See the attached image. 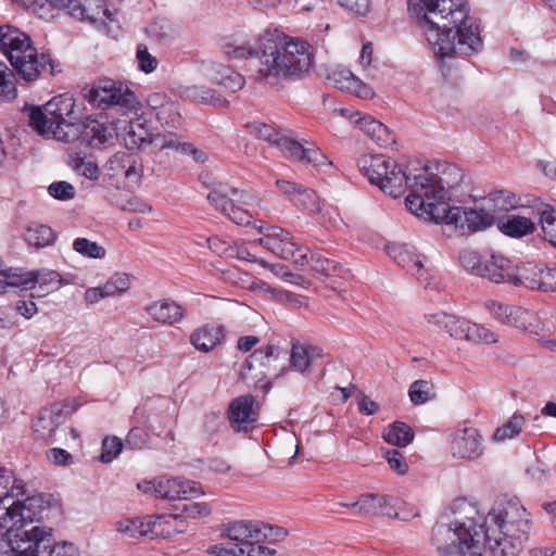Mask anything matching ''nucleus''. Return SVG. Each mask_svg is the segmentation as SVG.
Instances as JSON below:
<instances>
[{
	"label": "nucleus",
	"mask_w": 556,
	"mask_h": 556,
	"mask_svg": "<svg viewBox=\"0 0 556 556\" xmlns=\"http://www.w3.org/2000/svg\"><path fill=\"white\" fill-rule=\"evenodd\" d=\"M244 127L252 136L278 147L282 154L292 161L314 167L331 164L323 151L313 142L305 141V143H301L280 134L271 125L257 121L249 122Z\"/></svg>",
	"instance_id": "10"
},
{
	"label": "nucleus",
	"mask_w": 556,
	"mask_h": 556,
	"mask_svg": "<svg viewBox=\"0 0 556 556\" xmlns=\"http://www.w3.org/2000/svg\"><path fill=\"white\" fill-rule=\"evenodd\" d=\"M34 556H80L78 548L73 543H55L52 531L48 544L30 546Z\"/></svg>",
	"instance_id": "37"
},
{
	"label": "nucleus",
	"mask_w": 556,
	"mask_h": 556,
	"mask_svg": "<svg viewBox=\"0 0 556 556\" xmlns=\"http://www.w3.org/2000/svg\"><path fill=\"white\" fill-rule=\"evenodd\" d=\"M384 458L388 462L389 466L397 473L404 475L407 471L408 465L400 451L389 448L384 453Z\"/></svg>",
	"instance_id": "60"
},
{
	"label": "nucleus",
	"mask_w": 556,
	"mask_h": 556,
	"mask_svg": "<svg viewBox=\"0 0 556 556\" xmlns=\"http://www.w3.org/2000/svg\"><path fill=\"white\" fill-rule=\"evenodd\" d=\"M260 405L251 394L233 399L228 408V419L231 428L237 431H248L258 420Z\"/></svg>",
	"instance_id": "22"
},
{
	"label": "nucleus",
	"mask_w": 556,
	"mask_h": 556,
	"mask_svg": "<svg viewBox=\"0 0 556 556\" xmlns=\"http://www.w3.org/2000/svg\"><path fill=\"white\" fill-rule=\"evenodd\" d=\"M182 97L192 102L212 104L218 108L228 105V101L205 86H190L184 89Z\"/></svg>",
	"instance_id": "35"
},
{
	"label": "nucleus",
	"mask_w": 556,
	"mask_h": 556,
	"mask_svg": "<svg viewBox=\"0 0 556 556\" xmlns=\"http://www.w3.org/2000/svg\"><path fill=\"white\" fill-rule=\"evenodd\" d=\"M279 353V348L273 344L254 350L241 365L239 371L240 380L248 384H253L255 388L270 387V382H266L264 386L261 383L268 376L269 368L278 359Z\"/></svg>",
	"instance_id": "17"
},
{
	"label": "nucleus",
	"mask_w": 556,
	"mask_h": 556,
	"mask_svg": "<svg viewBox=\"0 0 556 556\" xmlns=\"http://www.w3.org/2000/svg\"><path fill=\"white\" fill-rule=\"evenodd\" d=\"M5 507V514L0 517V530L5 529L0 542L3 548H21L48 544L51 528L40 525L42 500L29 496L24 501H14Z\"/></svg>",
	"instance_id": "6"
},
{
	"label": "nucleus",
	"mask_w": 556,
	"mask_h": 556,
	"mask_svg": "<svg viewBox=\"0 0 556 556\" xmlns=\"http://www.w3.org/2000/svg\"><path fill=\"white\" fill-rule=\"evenodd\" d=\"M357 166L359 170L368 177L371 184L377 185L381 191L392 198H400L405 193L407 188H409L410 193L406 197L405 204L414 215L422 219L424 217L418 214L417 211L412 210L408 205L409 203L407 202L408 198L417 193L415 190L417 180L416 178L420 176H427L431 178L433 185H446L448 188H453L462 179L459 169L455 165L451 164H446L444 166L443 173L446 170L455 173L457 178H454L453 180H447L443 177L438 179L433 174L429 173L428 167H424L421 174L415 175L412 178L395 161L384 155H362L357 160Z\"/></svg>",
	"instance_id": "5"
},
{
	"label": "nucleus",
	"mask_w": 556,
	"mask_h": 556,
	"mask_svg": "<svg viewBox=\"0 0 556 556\" xmlns=\"http://www.w3.org/2000/svg\"><path fill=\"white\" fill-rule=\"evenodd\" d=\"M218 84L231 92H237L244 87L245 79L239 73L229 72V74L220 78Z\"/></svg>",
	"instance_id": "63"
},
{
	"label": "nucleus",
	"mask_w": 556,
	"mask_h": 556,
	"mask_svg": "<svg viewBox=\"0 0 556 556\" xmlns=\"http://www.w3.org/2000/svg\"><path fill=\"white\" fill-rule=\"evenodd\" d=\"M207 553L216 556H273L276 551L263 545L237 546L233 542L212 545Z\"/></svg>",
	"instance_id": "30"
},
{
	"label": "nucleus",
	"mask_w": 556,
	"mask_h": 556,
	"mask_svg": "<svg viewBox=\"0 0 556 556\" xmlns=\"http://www.w3.org/2000/svg\"><path fill=\"white\" fill-rule=\"evenodd\" d=\"M72 167L78 174L90 180H97L99 178V166L91 160L76 156L72 160Z\"/></svg>",
	"instance_id": "50"
},
{
	"label": "nucleus",
	"mask_w": 556,
	"mask_h": 556,
	"mask_svg": "<svg viewBox=\"0 0 556 556\" xmlns=\"http://www.w3.org/2000/svg\"><path fill=\"white\" fill-rule=\"evenodd\" d=\"M73 249L85 257L90 258H103L106 254L105 249L99 245L94 241H90L87 238H76L73 242Z\"/></svg>",
	"instance_id": "44"
},
{
	"label": "nucleus",
	"mask_w": 556,
	"mask_h": 556,
	"mask_svg": "<svg viewBox=\"0 0 556 556\" xmlns=\"http://www.w3.org/2000/svg\"><path fill=\"white\" fill-rule=\"evenodd\" d=\"M495 224L504 235L513 238H521L534 231L533 222L519 215H506Z\"/></svg>",
	"instance_id": "32"
},
{
	"label": "nucleus",
	"mask_w": 556,
	"mask_h": 556,
	"mask_svg": "<svg viewBox=\"0 0 556 556\" xmlns=\"http://www.w3.org/2000/svg\"><path fill=\"white\" fill-rule=\"evenodd\" d=\"M138 68L144 73L153 72L157 66V60L149 53L147 46L138 45L137 53Z\"/></svg>",
	"instance_id": "57"
},
{
	"label": "nucleus",
	"mask_w": 556,
	"mask_h": 556,
	"mask_svg": "<svg viewBox=\"0 0 556 556\" xmlns=\"http://www.w3.org/2000/svg\"><path fill=\"white\" fill-rule=\"evenodd\" d=\"M84 9L86 10L85 20L99 27L103 26L108 34L119 29L118 22L105 7L104 0H85Z\"/></svg>",
	"instance_id": "28"
},
{
	"label": "nucleus",
	"mask_w": 556,
	"mask_h": 556,
	"mask_svg": "<svg viewBox=\"0 0 556 556\" xmlns=\"http://www.w3.org/2000/svg\"><path fill=\"white\" fill-rule=\"evenodd\" d=\"M463 516L450 523L433 528V543L439 556H482L480 540L483 538L482 516L470 505H463Z\"/></svg>",
	"instance_id": "8"
},
{
	"label": "nucleus",
	"mask_w": 556,
	"mask_h": 556,
	"mask_svg": "<svg viewBox=\"0 0 556 556\" xmlns=\"http://www.w3.org/2000/svg\"><path fill=\"white\" fill-rule=\"evenodd\" d=\"M204 184L210 189L207 194L208 202L226 215L232 223L239 226H248L252 223V214L239 205L250 204L254 198L243 190L230 187L225 182L213 181Z\"/></svg>",
	"instance_id": "12"
},
{
	"label": "nucleus",
	"mask_w": 556,
	"mask_h": 556,
	"mask_svg": "<svg viewBox=\"0 0 556 556\" xmlns=\"http://www.w3.org/2000/svg\"><path fill=\"white\" fill-rule=\"evenodd\" d=\"M29 125L39 135H51L62 142L74 141L80 131V115L76 111L75 99L64 93L52 98L42 108H31Z\"/></svg>",
	"instance_id": "9"
},
{
	"label": "nucleus",
	"mask_w": 556,
	"mask_h": 556,
	"mask_svg": "<svg viewBox=\"0 0 556 556\" xmlns=\"http://www.w3.org/2000/svg\"><path fill=\"white\" fill-rule=\"evenodd\" d=\"M416 193L408 198L409 207L420 214L425 220L442 224L444 231L469 235L481 231L502 219L504 213L519 205V198L508 190L491 192L477 208L451 206L445 202L447 191L444 186H435L431 178H416Z\"/></svg>",
	"instance_id": "2"
},
{
	"label": "nucleus",
	"mask_w": 556,
	"mask_h": 556,
	"mask_svg": "<svg viewBox=\"0 0 556 556\" xmlns=\"http://www.w3.org/2000/svg\"><path fill=\"white\" fill-rule=\"evenodd\" d=\"M180 510L181 515H185L188 518L204 517L211 513L210 506L203 502L185 503Z\"/></svg>",
	"instance_id": "61"
},
{
	"label": "nucleus",
	"mask_w": 556,
	"mask_h": 556,
	"mask_svg": "<svg viewBox=\"0 0 556 556\" xmlns=\"http://www.w3.org/2000/svg\"><path fill=\"white\" fill-rule=\"evenodd\" d=\"M479 523L493 556H518L532 527L531 516L517 497L501 496Z\"/></svg>",
	"instance_id": "4"
},
{
	"label": "nucleus",
	"mask_w": 556,
	"mask_h": 556,
	"mask_svg": "<svg viewBox=\"0 0 556 556\" xmlns=\"http://www.w3.org/2000/svg\"><path fill=\"white\" fill-rule=\"evenodd\" d=\"M226 337L225 327L222 325H205L197 328L190 336L191 344L201 352L207 353L220 344Z\"/></svg>",
	"instance_id": "27"
},
{
	"label": "nucleus",
	"mask_w": 556,
	"mask_h": 556,
	"mask_svg": "<svg viewBox=\"0 0 556 556\" xmlns=\"http://www.w3.org/2000/svg\"><path fill=\"white\" fill-rule=\"evenodd\" d=\"M66 413L60 404H53L49 408L41 409L33 422L36 439L46 443L56 441V431L66 421Z\"/></svg>",
	"instance_id": "23"
},
{
	"label": "nucleus",
	"mask_w": 556,
	"mask_h": 556,
	"mask_svg": "<svg viewBox=\"0 0 556 556\" xmlns=\"http://www.w3.org/2000/svg\"><path fill=\"white\" fill-rule=\"evenodd\" d=\"M150 143H153L161 150L172 149L182 153L184 142H180L175 135H169L168 137L156 135L154 138L150 139Z\"/></svg>",
	"instance_id": "62"
},
{
	"label": "nucleus",
	"mask_w": 556,
	"mask_h": 556,
	"mask_svg": "<svg viewBox=\"0 0 556 556\" xmlns=\"http://www.w3.org/2000/svg\"><path fill=\"white\" fill-rule=\"evenodd\" d=\"M311 262V269L318 277H330L339 274L341 266L334 260L323 256L319 253H312L309 260L307 258L308 264Z\"/></svg>",
	"instance_id": "43"
},
{
	"label": "nucleus",
	"mask_w": 556,
	"mask_h": 556,
	"mask_svg": "<svg viewBox=\"0 0 556 556\" xmlns=\"http://www.w3.org/2000/svg\"><path fill=\"white\" fill-rule=\"evenodd\" d=\"M116 136V130L106 115L97 117L87 116L80 122V131L78 138L81 142L91 148H101L105 144H112Z\"/></svg>",
	"instance_id": "21"
},
{
	"label": "nucleus",
	"mask_w": 556,
	"mask_h": 556,
	"mask_svg": "<svg viewBox=\"0 0 556 556\" xmlns=\"http://www.w3.org/2000/svg\"><path fill=\"white\" fill-rule=\"evenodd\" d=\"M383 439L392 445L404 447L414 439L410 426L402 421H394L383 431Z\"/></svg>",
	"instance_id": "40"
},
{
	"label": "nucleus",
	"mask_w": 556,
	"mask_h": 556,
	"mask_svg": "<svg viewBox=\"0 0 556 556\" xmlns=\"http://www.w3.org/2000/svg\"><path fill=\"white\" fill-rule=\"evenodd\" d=\"M541 265L527 263L521 266H514L510 282L514 286H526L532 290H539Z\"/></svg>",
	"instance_id": "34"
},
{
	"label": "nucleus",
	"mask_w": 556,
	"mask_h": 556,
	"mask_svg": "<svg viewBox=\"0 0 556 556\" xmlns=\"http://www.w3.org/2000/svg\"><path fill=\"white\" fill-rule=\"evenodd\" d=\"M399 500L384 494H362L352 506H357L361 515H381L389 518H399L396 510Z\"/></svg>",
	"instance_id": "25"
},
{
	"label": "nucleus",
	"mask_w": 556,
	"mask_h": 556,
	"mask_svg": "<svg viewBox=\"0 0 556 556\" xmlns=\"http://www.w3.org/2000/svg\"><path fill=\"white\" fill-rule=\"evenodd\" d=\"M63 282L61 275L52 269L24 270L0 265V293L20 288L21 291L38 288V296L56 291Z\"/></svg>",
	"instance_id": "11"
},
{
	"label": "nucleus",
	"mask_w": 556,
	"mask_h": 556,
	"mask_svg": "<svg viewBox=\"0 0 556 556\" xmlns=\"http://www.w3.org/2000/svg\"><path fill=\"white\" fill-rule=\"evenodd\" d=\"M484 453V440L479 430L464 427L451 435V454L456 459L475 460Z\"/></svg>",
	"instance_id": "20"
},
{
	"label": "nucleus",
	"mask_w": 556,
	"mask_h": 556,
	"mask_svg": "<svg viewBox=\"0 0 556 556\" xmlns=\"http://www.w3.org/2000/svg\"><path fill=\"white\" fill-rule=\"evenodd\" d=\"M257 534L260 538L256 543L261 545L260 543L264 542L276 543L282 541L288 535V531L282 527L260 523V533Z\"/></svg>",
	"instance_id": "51"
},
{
	"label": "nucleus",
	"mask_w": 556,
	"mask_h": 556,
	"mask_svg": "<svg viewBox=\"0 0 556 556\" xmlns=\"http://www.w3.org/2000/svg\"><path fill=\"white\" fill-rule=\"evenodd\" d=\"M427 323L444 329L456 340H466L473 343H494L496 336L484 326L470 323L469 320L455 315L438 312L425 316Z\"/></svg>",
	"instance_id": "15"
},
{
	"label": "nucleus",
	"mask_w": 556,
	"mask_h": 556,
	"mask_svg": "<svg viewBox=\"0 0 556 556\" xmlns=\"http://www.w3.org/2000/svg\"><path fill=\"white\" fill-rule=\"evenodd\" d=\"M147 313L153 320L173 326L184 319L186 309L173 300L163 299L150 304Z\"/></svg>",
	"instance_id": "26"
},
{
	"label": "nucleus",
	"mask_w": 556,
	"mask_h": 556,
	"mask_svg": "<svg viewBox=\"0 0 556 556\" xmlns=\"http://www.w3.org/2000/svg\"><path fill=\"white\" fill-rule=\"evenodd\" d=\"M55 8L66 10L67 13L80 21H85L86 10L79 0H51Z\"/></svg>",
	"instance_id": "56"
},
{
	"label": "nucleus",
	"mask_w": 556,
	"mask_h": 556,
	"mask_svg": "<svg viewBox=\"0 0 556 556\" xmlns=\"http://www.w3.org/2000/svg\"><path fill=\"white\" fill-rule=\"evenodd\" d=\"M321 356V350L318 346L293 343L290 351V367L303 374L311 365V363Z\"/></svg>",
	"instance_id": "31"
},
{
	"label": "nucleus",
	"mask_w": 556,
	"mask_h": 556,
	"mask_svg": "<svg viewBox=\"0 0 556 556\" xmlns=\"http://www.w3.org/2000/svg\"><path fill=\"white\" fill-rule=\"evenodd\" d=\"M138 489L146 493L154 495L155 498L176 501L190 500L201 494L200 485L194 481H185L179 478H157L153 480L141 481L137 484Z\"/></svg>",
	"instance_id": "18"
},
{
	"label": "nucleus",
	"mask_w": 556,
	"mask_h": 556,
	"mask_svg": "<svg viewBox=\"0 0 556 556\" xmlns=\"http://www.w3.org/2000/svg\"><path fill=\"white\" fill-rule=\"evenodd\" d=\"M49 194L58 200L66 201L75 197V188L67 181L52 182L48 188Z\"/></svg>",
	"instance_id": "58"
},
{
	"label": "nucleus",
	"mask_w": 556,
	"mask_h": 556,
	"mask_svg": "<svg viewBox=\"0 0 556 556\" xmlns=\"http://www.w3.org/2000/svg\"><path fill=\"white\" fill-rule=\"evenodd\" d=\"M358 124L364 134H366L379 146L386 147L393 142L391 132L381 122L374 118L363 117L358 121Z\"/></svg>",
	"instance_id": "39"
},
{
	"label": "nucleus",
	"mask_w": 556,
	"mask_h": 556,
	"mask_svg": "<svg viewBox=\"0 0 556 556\" xmlns=\"http://www.w3.org/2000/svg\"><path fill=\"white\" fill-rule=\"evenodd\" d=\"M459 262L466 270L491 282H510L514 265L502 254L481 255L476 251L466 250L459 254Z\"/></svg>",
	"instance_id": "13"
},
{
	"label": "nucleus",
	"mask_w": 556,
	"mask_h": 556,
	"mask_svg": "<svg viewBox=\"0 0 556 556\" xmlns=\"http://www.w3.org/2000/svg\"><path fill=\"white\" fill-rule=\"evenodd\" d=\"M295 205L302 206L312 213L319 212L320 205L316 192L305 186L302 187L299 195L294 200Z\"/></svg>",
	"instance_id": "52"
},
{
	"label": "nucleus",
	"mask_w": 556,
	"mask_h": 556,
	"mask_svg": "<svg viewBox=\"0 0 556 556\" xmlns=\"http://www.w3.org/2000/svg\"><path fill=\"white\" fill-rule=\"evenodd\" d=\"M156 118L162 125L168 128H176L180 124L181 116L176 104L169 102L165 108L156 112Z\"/></svg>",
	"instance_id": "53"
},
{
	"label": "nucleus",
	"mask_w": 556,
	"mask_h": 556,
	"mask_svg": "<svg viewBox=\"0 0 556 556\" xmlns=\"http://www.w3.org/2000/svg\"><path fill=\"white\" fill-rule=\"evenodd\" d=\"M156 522H147L139 519H127L123 521L116 522V530L122 533L125 538L128 539H137L140 536H146L150 532H154V527Z\"/></svg>",
	"instance_id": "41"
},
{
	"label": "nucleus",
	"mask_w": 556,
	"mask_h": 556,
	"mask_svg": "<svg viewBox=\"0 0 556 556\" xmlns=\"http://www.w3.org/2000/svg\"><path fill=\"white\" fill-rule=\"evenodd\" d=\"M84 98L99 108L117 105L128 111H138L140 103L136 94L123 83L110 78L96 80L83 89Z\"/></svg>",
	"instance_id": "14"
},
{
	"label": "nucleus",
	"mask_w": 556,
	"mask_h": 556,
	"mask_svg": "<svg viewBox=\"0 0 556 556\" xmlns=\"http://www.w3.org/2000/svg\"><path fill=\"white\" fill-rule=\"evenodd\" d=\"M408 11L425 30L444 77L456 54L472 55L483 41L477 20L469 15L466 0H407Z\"/></svg>",
	"instance_id": "1"
},
{
	"label": "nucleus",
	"mask_w": 556,
	"mask_h": 556,
	"mask_svg": "<svg viewBox=\"0 0 556 556\" xmlns=\"http://www.w3.org/2000/svg\"><path fill=\"white\" fill-rule=\"evenodd\" d=\"M149 134L141 124L137 123L130 124L129 129L127 130V136L125 138L126 146L128 149H139L144 143L150 142L148 139Z\"/></svg>",
	"instance_id": "49"
},
{
	"label": "nucleus",
	"mask_w": 556,
	"mask_h": 556,
	"mask_svg": "<svg viewBox=\"0 0 556 556\" xmlns=\"http://www.w3.org/2000/svg\"><path fill=\"white\" fill-rule=\"evenodd\" d=\"M523 420V416L515 414L507 422L494 431V441L502 442L516 437L521 431Z\"/></svg>",
	"instance_id": "45"
},
{
	"label": "nucleus",
	"mask_w": 556,
	"mask_h": 556,
	"mask_svg": "<svg viewBox=\"0 0 556 556\" xmlns=\"http://www.w3.org/2000/svg\"><path fill=\"white\" fill-rule=\"evenodd\" d=\"M257 229L263 233L253 244H260L283 260H292L294 264L304 266L307 263V248L298 247L292 235L279 226L264 225L261 222Z\"/></svg>",
	"instance_id": "16"
},
{
	"label": "nucleus",
	"mask_w": 556,
	"mask_h": 556,
	"mask_svg": "<svg viewBox=\"0 0 556 556\" xmlns=\"http://www.w3.org/2000/svg\"><path fill=\"white\" fill-rule=\"evenodd\" d=\"M433 384L427 380H416L409 387L410 401L416 405L425 404L432 397Z\"/></svg>",
	"instance_id": "47"
},
{
	"label": "nucleus",
	"mask_w": 556,
	"mask_h": 556,
	"mask_svg": "<svg viewBox=\"0 0 556 556\" xmlns=\"http://www.w3.org/2000/svg\"><path fill=\"white\" fill-rule=\"evenodd\" d=\"M0 51L25 81L54 76L62 72L61 64L52 59L50 53H38L30 37L11 25L0 26Z\"/></svg>",
	"instance_id": "7"
},
{
	"label": "nucleus",
	"mask_w": 556,
	"mask_h": 556,
	"mask_svg": "<svg viewBox=\"0 0 556 556\" xmlns=\"http://www.w3.org/2000/svg\"><path fill=\"white\" fill-rule=\"evenodd\" d=\"M225 53L229 60H248L252 76L270 86L281 79L300 77L313 65V53L306 41H286L269 33L260 38L256 48L238 46Z\"/></svg>",
	"instance_id": "3"
},
{
	"label": "nucleus",
	"mask_w": 556,
	"mask_h": 556,
	"mask_svg": "<svg viewBox=\"0 0 556 556\" xmlns=\"http://www.w3.org/2000/svg\"><path fill=\"white\" fill-rule=\"evenodd\" d=\"M148 442L149 433L140 426H132L126 437V445L131 450H142Z\"/></svg>",
	"instance_id": "55"
},
{
	"label": "nucleus",
	"mask_w": 556,
	"mask_h": 556,
	"mask_svg": "<svg viewBox=\"0 0 556 556\" xmlns=\"http://www.w3.org/2000/svg\"><path fill=\"white\" fill-rule=\"evenodd\" d=\"M17 96L14 72L0 62V102H11Z\"/></svg>",
	"instance_id": "42"
},
{
	"label": "nucleus",
	"mask_w": 556,
	"mask_h": 556,
	"mask_svg": "<svg viewBox=\"0 0 556 556\" xmlns=\"http://www.w3.org/2000/svg\"><path fill=\"white\" fill-rule=\"evenodd\" d=\"M540 224L546 241L556 245V211L545 208L540 213Z\"/></svg>",
	"instance_id": "48"
},
{
	"label": "nucleus",
	"mask_w": 556,
	"mask_h": 556,
	"mask_svg": "<svg viewBox=\"0 0 556 556\" xmlns=\"http://www.w3.org/2000/svg\"><path fill=\"white\" fill-rule=\"evenodd\" d=\"M485 307L494 318L510 326H517L525 314L521 307L505 305L495 301L485 302Z\"/></svg>",
	"instance_id": "38"
},
{
	"label": "nucleus",
	"mask_w": 556,
	"mask_h": 556,
	"mask_svg": "<svg viewBox=\"0 0 556 556\" xmlns=\"http://www.w3.org/2000/svg\"><path fill=\"white\" fill-rule=\"evenodd\" d=\"M327 79L338 89L350 91L355 85L356 76L348 68H334L332 70Z\"/></svg>",
	"instance_id": "46"
},
{
	"label": "nucleus",
	"mask_w": 556,
	"mask_h": 556,
	"mask_svg": "<svg viewBox=\"0 0 556 556\" xmlns=\"http://www.w3.org/2000/svg\"><path fill=\"white\" fill-rule=\"evenodd\" d=\"M227 536L236 542L237 546L257 545L260 522L252 520H238L229 522L225 528Z\"/></svg>",
	"instance_id": "29"
},
{
	"label": "nucleus",
	"mask_w": 556,
	"mask_h": 556,
	"mask_svg": "<svg viewBox=\"0 0 556 556\" xmlns=\"http://www.w3.org/2000/svg\"><path fill=\"white\" fill-rule=\"evenodd\" d=\"M25 493V483L16 479L12 471L0 467V506L4 505L9 497H18Z\"/></svg>",
	"instance_id": "36"
},
{
	"label": "nucleus",
	"mask_w": 556,
	"mask_h": 556,
	"mask_svg": "<svg viewBox=\"0 0 556 556\" xmlns=\"http://www.w3.org/2000/svg\"><path fill=\"white\" fill-rule=\"evenodd\" d=\"M24 239L29 245L42 249L54 243L56 233L50 226L31 223L26 228Z\"/></svg>",
	"instance_id": "33"
},
{
	"label": "nucleus",
	"mask_w": 556,
	"mask_h": 556,
	"mask_svg": "<svg viewBox=\"0 0 556 556\" xmlns=\"http://www.w3.org/2000/svg\"><path fill=\"white\" fill-rule=\"evenodd\" d=\"M208 248L219 256L235 257V248L230 247L228 242L218 237L207 239Z\"/></svg>",
	"instance_id": "64"
},
{
	"label": "nucleus",
	"mask_w": 556,
	"mask_h": 556,
	"mask_svg": "<svg viewBox=\"0 0 556 556\" xmlns=\"http://www.w3.org/2000/svg\"><path fill=\"white\" fill-rule=\"evenodd\" d=\"M539 290L545 292L556 291V267L541 265Z\"/></svg>",
	"instance_id": "59"
},
{
	"label": "nucleus",
	"mask_w": 556,
	"mask_h": 556,
	"mask_svg": "<svg viewBox=\"0 0 556 556\" xmlns=\"http://www.w3.org/2000/svg\"><path fill=\"white\" fill-rule=\"evenodd\" d=\"M388 255L394 262L412 273L421 283H430L429 268L425 264L426 257L417 252L416 248L407 243H391L386 247Z\"/></svg>",
	"instance_id": "19"
},
{
	"label": "nucleus",
	"mask_w": 556,
	"mask_h": 556,
	"mask_svg": "<svg viewBox=\"0 0 556 556\" xmlns=\"http://www.w3.org/2000/svg\"><path fill=\"white\" fill-rule=\"evenodd\" d=\"M108 169L112 176H124L130 184H139L143 165L138 154L121 151L113 154L108 161Z\"/></svg>",
	"instance_id": "24"
},
{
	"label": "nucleus",
	"mask_w": 556,
	"mask_h": 556,
	"mask_svg": "<svg viewBox=\"0 0 556 556\" xmlns=\"http://www.w3.org/2000/svg\"><path fill=\"white\" fill-rule=\"evenodd\" d=\"M123 448V442L117 437H106L102 442L100 460L104 464L111 463Z\"/></svg>",
	"instance_id": "54"
}]
</instances>
